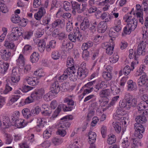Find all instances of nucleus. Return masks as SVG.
<instances>
[{"instance_id":"f257e3e1","label":"nucleus","mask_w":148,"mask_h":148,"mask_svg":"<svg viewBox=\"0 0 148 148\" xmlns=\"http://www.w3.org/2000/svg\"><path fill=\"white\" fill-rule=\"evenodd\" d=\"M73 118L72 115H69L64 116L61 119V120L64 121H62L59 125L58 130L57 132L58 134L62 137H64L66 135V130L70 125V124L68 121L72 120Z\"/></svg>"},{"instance_id":"f03ea898","label":"nucleus","mask_w":148,"mask_h":148,"mask_svg":"<svg viewBox=\"0 0 148 148\" xmlns=\"http://www.w3.org/2000/svg\"><path fill=\"white\" fill-rule=\"evenodd\" d=\"M142 34L143 40L138 45L137 50L138 53L144 55L145 54L146 44H148V31L147 32L146 29L144 28L143 29Z\"/></svg>"},{"instance_id":"7ed1b4c3","label":"nucleus","mask_w":148,"mask_h":148,"mask_svg":"<svg viewBox=\"0 0 148 148\" xmlns=\"http://www.w3.org/2000/svg\"><path fill=\"white\" fill-rule=\"evenodd\" d=\"M68 106H67L64 104H61L59 105L54 112L52 117L55 118L57 117L60 111L61 108H63L64 111H69L72 110L73 107L72 106L74 105V102L72 100L70 99L67 104Z\"/></svg>"},{"instance_id":"20e7f679","label":"nucleus","mask_w":148,"mask_h":148,"mask_svg":"<svg viewBox=\"0 0 148 148\" xmlns=\"http://www.w3.org/2000/svg\"><path fill=\"white\" fill-rule=\"evenodd\" d=\"M71 3L72 6V12L74 15H75L76 12L78 13H81L83 12L86 9V7L87 4L86 3L82 4V8H80V4L76 1H71Z\"/></svg>"},{"instance_id":"39448f33","label":"nucleus","mask_w":148,"mask_h":148,"mask_svg":"<svg viewBox=\"0 0 148 148\" xmlns=\"http://www.w3.org/2000/svg\"><path fill=\"white\" fill-rule=\"evenodd\" d=\"M20 27H16L12 28V33L8 38L9 40L15 41L18 39L19 37L22 35Z\"/></svg>"},{"instance_id":"423d86ee","label":"nucleus","mask_w":148,"mask_h":148,"mask_svg":"<svg viewBox=\"0 0 148 148\" xmlns=\"http://www.w3.org/2000/svg\"><path fill=\"white\" fill-rule=\"evenodd\" d=\"M45 93V90L44 88H41L36 90L34 93L32 94L30 97H28V103L33 102L36 98L37 99L42 97Z\"/></svg>"},{"instance_id":"0eeeda50","label":"nucleus","mask_w":148,"mask_h":148,"mask_svg":"<svg viewBox=\"0 0 148 148\" xmlns=\"http://www.w3.org/2000/svg\"><path fill=\"white\" fill-rule=\"evenodd\" d=\"M137 82L139 86H142L146 89H148V77L145 73H140V76L138 79Z\"/></svg>"},{"instance_id":"6e6552de","label":"nucleus","mask_w":148,"mask_h":148,"mask_svg":"<svg viewBox=\"0 0 148 148\" xmlns=\"http://www.w3.org/2000/svg\"><path fill=\"white\" fill-rule=\"evenodd\" d=\"M74 35L72 33H70L68 35L69 39L71 41L73 42H76V40H80L82 39V35L79 32L78 27L74 29Z\"/></svg>"},{"instance_id":"1a4fd4ad","label":"nucleus","mask_w":148,"mask_h":148,"mask_svg":"<svg viewBox=\"0 0 148 148\" xmlns=\"http://www.w3.org/2000/svg\"><path fill=\"white\" fill-rule=\"evenodd\" d=\"M88 138L90 140L88 142L90 144V148H96L95 145L94 143L95 142L96 139V134L93 132H91L88 134Z\"/></svg>"},{"instance_id":"9d476101","label":"nucleus","mask_w":148,"mask_h":148,"mask_svg":"<svg viewBox=\"0 0 148 148\" xmlns=\"http://www.w3.org/2000/svg\"><path fill=\"white\" fill-rule=\"evenodd\" d=\"M25 61V59L23 55L22 54H20L18 58L16 61V64L19 67L23 66L24 67L25 72H26V73H27V71H28V69L27 68H26V67L24 66Z\"/></svg>"},{"instance_id":"9b49d317","label":"nucleus","mask_w":148,"mask_h":148,"mask_svg":"<svg viewBox=\"0 0 148 148\" xmlns=\"http://www.w3.org/2000/svg\"><path fill=\"white\" fill-rule=\"evenodd\" d=\"M88 73V70L84 67L78 68L77 73L79 78L83 79L87 76Z\"/></svg>"},{"instance_id":"f8f14e48","label":"nucleus","mask_w":148,"mask_h":148,"mask_svg":"<svg viewBox=\"0 0 148 148\" xmlns=\"http://www.w3.org/2000/svg\"><path fill=\"white\" fill-rule=\"evenodd\" d=\"M73 72L70 69L67 68L64 72L63 74L58 77V80L60 82H62V81L65 80L68 78L69 75H70V73Z\"/></svg>"},{"instance_id":"ddd939ff","label":"nucleus","mask_w":148,"mask_h":148,"mask_svg":"<svg viewBox=\"0 0 148 148\" xmlns=\"http://www.w3.org/2000/svg\"><path fill=\"white\" fill-rule=\"evenodd\" d=\"M0 53L2 58L6 61L10 59L11 54L10 51L5 49H1Z\"/></svg>"},{"instance_id":"4468645a","label":"nucleus","mask_w":148,"mask_h":148,"mask_svg":"<svg viewBox=\"0 0 148 148\" xmlns=\"http://www.w3.org/2000/svg\"><path fill=\"white\" fill-rule=\"evenodd\" d=\"M107 28V24L106 22L102 21L98 24L97 29L101 33L104 32Z\"/></svg>"},{"instance_id":"2eb2a0df","label":"nucleus","mask_w":148,"mask_h":148,"mask_svg":"<svg viewBox=\"0 0 148 148\" xmlns=\"http://www.w3.org/2000/svg\"><path fill=\"white\" fill-rule=\"evenodd\" d=\"M129 57L130 59L133 58H134V60L136 61H137V63L138 64V58L139 56L141 55L138 53L137 50L136 51H135L134 53L133 50L132 49H130L129 51Z\"/></svg>"},{"instance_id":"dca6fc26","label":"nucleus","mask_w":148,"mask_h":148,"mask_svg":"<svg viewBox=\"0 0 148 148\" xmlns=\"http://www.w3.org/2000/svg\"><path fill=\"white\" fill-rule=\"evenodd\" d=\"M51 93H58L60 90V87L58 82H55L51 85Z\"/></svg>"},{"instance_id":"f3484780","label":"nucleus","mask_w":148,"mask_h":148,"mask_svg":"<svg viewBox=\"0 0 148 148\" xmlns=\"http://www.w3.org/2000/svg\"><path fill=\"white\" fill-rule=\"evenodd\" d=\"M123 18L125 21L128 23L127 24H134L135 23V21H136V24H137L138 20L135 18H132L131 16L125 15L124 16Z\"/></svg>"},{"instance_id":"a211bd4d","label":"nucleus","mask_w":148,"mask_h":148,"mask_svg":"<svg viewBox=\"0 0 148 148\" xmlns=\"http://www.w3.org/2000/svg\"><path fill=\"white\" fill-rule=\"evenodd\" d=\"M46 13L45 10L43 7H41L39 11L34 15L35 18L37 20H40L42 17Z\"/></svg>"},{"instance_id":"6ab92c4d","label":"nucleus","mask_w":148,"mask_h":148,"mask_svg":"<svg viewBox=\"0 0 148 148\" xmlns=\"http://www.w3.org/2000/svg\"><path fill=\"white\" fill-rule=\"evenodd\" d=\"M9 66L8 63H5L3 61H0V72L2 74L5 73L7 71Z\"/></svg>"},{"instance_id":"aec40b11","label":"nucleus","mask_w":148,"mask_h":148,"mask_svg":"<svg viewBox=\"0 0 148 148\" xmlns=\"http://www.w3.org/2000/svg\"><path fill=\"white\" fill-rule=\"evenodd\" d=\"M26 122L24 120L19 119H16L15 122L14 124L18 128H22L24 127L26 125Z\"/></svg>"},{"instance_id":"412c9836","label":"nucleus","mask_w":148,"mask_h":148,"mask_svg":"<svg viewBox=\"0 0 148 148\" xmlns=\"http://www.w3.org/2000/svg\"><path fill=\"white\" fill-rule=\"evenodd\" d=\"M128 85V89L129 91L136 90L137 89V87L136 84L132 80H130L127 82Z\"/></svg>"},{"instance_id":"4be33fe9","label":"nucleus","mask_w":148,"mask_h":148,"mask_svg":"<svg viewBox=\"0 0 148 148\" xmlns=\"http://www.w3.org/2000/svg\"><path fill=\"white\" fill-rule=\"evenodd\" d=\"M109 67L107 68V71H103L102 73V76L104 78L107 80H110L112 78V76L111 73L110 72L111 71L110 69H109Z\"/></svg>"},{"instance_id":"5701e85b","label":"nucleus","mask_w":148,"mask_h":148,"mask_svg":"<svg viewBox=\"0 0 148 148\" xmlns=\"http://www.w3.org/2000/svg\"><path fill=\"white\" fill-rule=\"evenodd\" d=\"M90 23L88 19H85L80 24V28L81 30L83 31H86L88 30L89 27Z\"/></svg>"},{"instance_id":"b1692460","label":"nucleus","mask_w":148,"mask_h":148,"mask_svg":"<svg viewBox=\"0 0 148 148\" xmlns=\"http://www.w3.org/2000/svg\"><path fill=\"white\" fill-rule=\"evenodd\" d=\"M112 126L116 133H119L121 131V125L119 122H113L112 123Z\"/></svg>"},{"instance_id":"393cba45","label":"nucleus","mask_w":148,"mask_h":148,"mask_svg":"<svg viewBox=\"0 0 148 148\" xmlns=\"http://www.w3.org/2000/svg\"><path fill=\"white\" fill-rule=\"evenodd\" d=\"M38 42V49L42 52L45 49V43L43 39H40Z\"/></svg>"},{"instance_id":"a878e982","label":"nucleus","mask_w":148,"mask_h":148,"mask_svg":"<svg viewBox=\"0 0 148 148\" xmlns=\"http://www.w3.org/2000/svg\"><path fill=\"white\" fill-rule=\"evenodd\" d=\"M74 64V60L72 58L69 57L67 58L66 61V66L68 67L67 68L75 69Z\"/></svg>"},{"instance_id":"bb28decb","label":"nucleus","mask_w":148,"mask_h":148,"mask_svg":"<svg viewBox=\"0 0 148 148\" xmlns=\"http://www.w3.org/2000/svg\"><path fill=\"white\" fill-rule=\"evenodd\" d=\"M111 15L107 12L103 13L100 16L102 20H104L105 21H104L106 22L110 21L111 20Z\"/></svg>"},{"instance_id":"cd10ccee","label":"nucleus","mask_w":148,"mask_h":148,"mask_svg":"<svg viewBox=\"0 0 148 148\" xmlns=\"http://www.w3.org/2000/svg\"><path fill=\"white\" fill-rule=\"evenodd\" d=\"M39 58V56L38 53L34 52L30 56V60L32 63H35L38 61Z\"/></svg>"},{"instance_id":"c85d7f7f","label":"nucleus","mask_w":148,"mask_h":148,"mask_svg":"<svg viewBox=\"0 0 148 148\" xmlns=\"http://www.w3.org/2000/svg\"><path fill=\"white\" fill-rule=\"evenodd\" d=\"M147 118L143 114L141 115L137 116L135 120L137 123H145L147 121Z\"/></svg>"},{"instance_id":"c756f323","label":"nucleus","mask_w":148,"mask_h":148,"mask_svg":"<svg viewBox=\"0 0 148 148\" xmlns=\"http://www.w3.org/2000/svg\"><path fill=\"white\" fill-rule=\"evenodd\" d=\"M51 18L50 16L47 15L43 18L41 24L44 25L49 24L51 21Z\"/></svg>"},{"instance_id":"7c9ffc66","label":"nucleus","mask_w":148,"mask_h":148,"mask_svg":"<svg viewBox=\"0 0 148 148\" xmlns=\"http://www.w3.org/2000/svg\"><path fill=\"white\" fill-rule=\"evenodd\" d=\"M139 123H137L134 124V128L135 131H141V132L143 133L145 131V128L142 125Z\"/></svg>"},{"instance_id":"2f4dec72","label":"nucleus","mask_w":148,"mask_h":148,"mask_svg":"<svg viewBox=\"0 0 148 148\" xmlns=\"http://www.w3.org/2000/svg\"><path fill=\"white\" fill-rule=\"evenodd\" d=\"M95 83V81L90 82L88 83L82 88L81 90H82V89H83L85 88H86L92 91L94 89L93 88V85Z\"/></svg>"},{"instance_id":"473e14b6","label":"nucleus","mask_w":148,"mask_h":148,"mask_svg":"<svg viewBox=\"0 0 148 148\" xmlns=\"http://www.w3.org/2000/svg\"><path fill=\"white\" fill-rule=\"evenodd\" d=\"M99 95L101 97H107L110 95V90L109 89L102 90L100 92Z\"/></svg>"},{"instance_id":"72a5a7b5","label":"nucleus","mask_w":148,"mask_h":148,"mask_svg":"<svg viewBox=\"0 0 148 148\" xmlns=\"http://www.w3.org/2000/svg\"><path fill=\"white\" fill-rule=\"evenodd\" d=\"M64 23L60 19H58L54 21L52 24V27L53 28L56 27L57 26L60 25H63Z\"/></svg>"},{"instance_id":"f704fd0d","label":"nucleus","mask_w":148,"mask_h":148,"mask_svg":"<svg viewBox=\"0 0 148 148\" xmlns=\"http://www.w3.org/2000/svg\"><path fill=\"white\" fill-rule=\"evenodd\" d=\"M72 71L74 72L73 73H71L70 74V75H69V77L70 80L71 81H76L78 77L77 75H75V73L76 72V71L75 69L73 70L72 69H70Z\"/></svg>"},{"instance_id":"c9c22d12","label":"nucleus","mask_w":148,"mask_h":148,"mask_svg":"<svg viewBox=\"0 0 148 148\" xmlns=\"http://www.w3.org/2000/svg\"><path fill=\"white\" fill-rule=\"evenodd\" d=\"M3 125L5 127V128H8L11 125V123L9 117L5 116L3 117Z\"/></svg>"},{"instance_id":"e433bc0d","label":"nucleus","mask_w":148,"mask_h":148,"mask_svg":"<svg viewBox=\"0 0 148 148\" xmlns=\"http://www.w3.org/2000/svg\"><path fill=\"white\" fill-rule=\"evenodd\" d=\"M56 42L55 40H52L51 41L49 44L47 45L46 47V50L49 52L51 51V49H50V47H51V49H54L56 45Z\"/></svg>"},{"instance_id":"4c0bfd02","label":"nucleus","mask_w":148,"mask_h":148,"mask_svg":"<svg viewBox=\"0 0 148 148\" xmlns=\"http://www.w3.org/2000/svg\"><path fill=\"white\" fill-rule=\"evenodd\" d=\"M12 21L15 23H19L21 21V19L18 15L17 14L13 15L11 18Z\"/></svg>"},{"instance_id":"58836bf2","label":"nucleus","mask_w":148,"mask_h":148,"mask_svg":"<svg viewBox=\"0 0 148 148\" xmlns=\"http://www.w3.org/2000/svg\"><path fill=\"white\" fill-rule=\"evenodd\" d=\"M114 44L113 42H112V44L106 48V53L108 55H110L113 53L114 47Z\"/></svg>"},{"instance_id":"ea45409f","label":"nucleus","mask_w":148,"mask_h":148,"mask_svg":"<svg viewBox=\"0 0 148 148\" xmlns=\"http://www.w3.org/2000/svg\"><path fill=\"white\" fill-rule=\"evenodd\" d=\"M52 143L54 145H57L60 144L63 142L62 139L53 138L51 140Z\"/></svg>"},{"instance_id":"a19ab883","label":"nucleus","mask_w":148,"mask_h":148,"mask_svg":"<svg viewBox=\"0 0 148 148\" xmlns=\"http://www.w3.org/2000/svg\"><path fill=\"white\" fill-rule=\"evenodd\" d=\"M4 46L7 48L15 50V45L14 43L11 42L6 40L4 44Z\"/></svg>"},{"instance_id":"79ce46f5","label":"nucleus","mask_w":148,"mask_h":148,"mask_svg":"<svg viewBox=\"0 0 148 148\" xmlns=\"http://www.w3.org/2000/svg\"><path fill=\"white\" fill-rule=\"evenodd\" d=\"M93 45L92 43L91 42H87L86 43H83L82 48L83 51L87 50L88 48L91 47Z\"/></svg>"},{"instance_id":"37998d69","label":"nucleus","mask_w":148,"mask_h":148,"mask_svg":"<svg viewBox=\"0 0 148 148\" xmlns=\"http://www.w3.org/2000/svg\"><path fill=\"white\" fill-rule=\"evenodd\" d=\"M119 57L117 53H114L109 58L110 61L112 63H116L118 60Z\"/></svg>"},{"instance_id":"c03bdc74","label":"nucleus","mask_w":148,"mask_h":148,"mask_svg":"<svg viewBox=\"0 0 148 148\" xmlns=\"http://www.w3.org/2000/svg\"><path fill=\"white\" fill-rule=\"evenodd\" d=\"M38 82V81L36 82L35 78L34 77H28V84L32 86L36 85Z\"/></svg>"},{"instance_id":"a18cd8bd","label":"nucleus","mask_w":148,"mask_h":148,"mask_svg":"<svg viewBox=\"0 0 148 148\" xmlns=\"http://www.w3.org/2000/svg\"><path fill=\"white\" fill-rule=\"evenodd\" d=\"M130 144L129 141L128 140V138L126 137L122 140V145L123 148H126L128 147Z\"/></svg>"},{"instance_id":"49530a36","label":"nucleus","mask_w":148,"mask_h":148,"mask_svg":"<svg viewBox=\"0 0 148 148\" xmlns=\"http://www.w3.org/2000/svg\"><path fill=\"white\" fill-rule=\"evenodd\" d=\"M63 7L64 9L68 11L71 9V6L70 3L67 1H64L63 3Z\"/></svg>"},{"instance_id":"de8ad7c7","label":"nucleus","mask_w":148,"mask_h":148,"mask_svg":"<svg viewBox=\"0 0 148 148\" xmlns=\"http://www.w3.org/2000/svg\"><path fill=\"white\" fill-rule=\"evenodd\" d=\"M52 112V109L50 107L46 108L43 111L42 113L45 116H49Z\"/></svg>"},{"instance_id":"09e8293b","label":"nucleus","mask_w":148,"mask_h":148,"mask_svg":"<svg viewBox=\"0 0 148 148\" xmlns=\"http://www.w3.org/2000/svg\"><path fill=\"white\" fill-rule=\"evenodd\" d=\"M132 98H133V96L130 93H126L125 94L124 98V100L127 102V103H130V101H131Z\"/></svg>"},{"instance_id":"8fccbe9b","label":"nucleus","mask_w":148,"mask_h":148,"mask_svg":"<svg viewBox=\"0 0 148 148\" xmlns=\"http://www.w3.org/2000/svg\"><path fill=\"white\" fill-rule=\"evenodd\" d=\"M137 101L135 98H132L130 101V103H128V107L127 108V109H129L131 107H134L136 106Z\"/></svg>"},{"instance_id":"3c124183","label":"nucleus","mask_w":148,"mask_h":148,"mask_svg":"<svg viewBox=\"0 0 148 148\" xmlns=\"http://www.w3.org/2000/svg\"><path fill=\"white\" fill-rule=\"evenodd\" d=\"M20 97V95H12L10 97V101L12 104L16 102Z\"/></svg>"},{"instance_id":"603ef678","label":"nucleus","mask_w":148,"mask_h":148,"mask_svg":"<svg viewBox=\"0 0 148 148\" xmlns=\"http://www.w3.org/2000/svg\"><path fill=\"white\" fill-rule=\"evenodd\" d=\"M141 131H135L134 133V138H136V140H138L141 138L143 137V135Z\"/></svg>"},{"instance_id":"864d4df0","label":"nucleus","mask_w":148,"mask_h":148,"mask_svg":"<svg viewBox=\"0 0 148 148\" xmlns=\"http://www.w3.org/2000/svg\"><path fill=\"white\" fill-rule=\"evenodd\" d=\"M71 43L67 40H64L62 43V46L64 48H68L71 49L72 47L70 45Z\"/></svg>"},{"instance_id":"5fc2aeb1","label":"nucleus","mask_w":148,"mask_h":148,"mask_svg":"<svg viewBox=\"0 0 148 148\" xmlns=\"http://www.w3.org/2000/svg\"><path fill=\"white\" fill-rule=\"evenodd\" d=\"M52 58L54 60H57L59 58L60 56L59 52L56 50L53 51L51 54Z\"/></svg>"},{"instance_id":"6e6d98bb","label":"nucleus","mask_w":148,"mask_h":148,"mask_svg":"<svg viewBox=\"0 0 148 148\" xmlns=\"http://www.w3.org/2000/svg\"><path fill=\"white\" fill-rule=\"evenodd\" d=\"M51 135V131L50 130H45L43 132V138L48 139L49 138Z\"/></svg>"},{"instance_id":"4d7b16f0","label":"nucleus","mask_w":148,"mask_h":148,"mask_svg":"<svg viewBox=\"0 0 148 148\" xmlns=\"http://www.w3.org/2000/svg\"><path fill=\"white\" fill-rule=\"evenodd\" d=\"M116 141V138L114 135H111L108 138L107 143L110 144L112 145Z\"/></svg>"},{"instance_id":"13d9d810","label":"nucleus","mask_w":148,"mask_h":148,"mask_svg":"<svg viewBox=\"0 0 148 148\" xmlns=\"http://www.w3.org/2000/svg\"><path fill=\"white\" fill-rule=\"evenodd\" d=\"M119 98V96H116L113 97L110 103L108 104V106L110 107L113 106Z\"/></svg>"},{"instance_id":"bf43d9fd","label":"nucleus","mask_w":148,"mask_h":148,"mask_svg":"<svg viewBox=\"0 0 148 148\" xmlns=\"http://www.w3.org/2000/svg\"><path fill=\"white\" fill-rule=\"evenodd\" d=\"M73 23L70 21L66 23V30L67 32H70L73 29Z\"/></svg>"},{"instance_id":"052dcab7","label":"nucleus","mask_w":148,"mask_h":148,"mask_svg":"<svg viewBox=\"0 0 148 148\" xmlns=\"http://www.w3.org/2000/svg\"><path fill=\"white\" fill-rule=\"evenodd\" d=\"M139 144L140 146H141L140 143V142L139 140H136V138H133V144L132 145L131 148H138V145Z\"/></svg>"},{"instance_id":"680f3d73","label":"nucleus","mask_w":148,"mask_h":148,"mask_svg":"<svg viewBox=\"0 0 148 148\" xmlns=\"http://www.w3.org/2000/svg\"><path fill=\"white\" fill-rule=\"evenodd\" d=\"M132 31V30L130 29L129 27L127 25L123 29V33H122V35H123L124 34H129Z\"/></svg>"},{"instance_id":"e2e57ef3","label":"nucleus","mask_w":148,"mask_h":148,"mask_svg":"<svg viewBox=\"0 0 148 148\" xmlns=\"http://www.w3.org/2000/svg\"><path fill=\"white\" fill-rule=\"evenodd\" d=\"M12 76L20 77L19 70L18 68H15L12 69Z\"/></svg>"},{"instance_id":"0e129e2a","label":"nucleus","mask_w":148,"mask_h":148,"mask_svg":"<svg viewBox=\"0 0 148 148\" xmlns=\"http://www.w3.org/2000/svg\"><path fill=\"white\" fill-rule=\"evenodd\" d=\"M34 74L36 75H37L39 77H42L44 75V73L42 71V69L38 68L36 71H34Z\"/></svg>"},{"instance_id":"69168bd1","label":"nucleus","mask_w":148,"mask_h":148,"mask_svg":"<svg viewBox=\"0 0 148 148\" xmlns=\"http://www.w3.org/2000/svg\"><path fill=\"white\" fill-rule=\"evenodd\" d=\"M38 121L37 126L39 127H43L44 126L45 123L44 119H38Z\"/></svg>"},{"instance_id":"338daca9","label":"nucleus","mask_w":148,"mask_h":148,"mask_svg":"<svg viewBox=\"0 0 148 148\" xmlns=\"http://www.w3.org/2000/svg\"><path fill=\"white\" fill-rule=\"evenodd\" d=\"M142 8L143 10L146 14H148V4L145 1L143 2L142 4Z\"/></svg>"},{"instance_id":"774afa93","label":"nucleus","mask_w":148,"mask_h":148,"mask_svg":"<svg viewBox=\"0 0 148 148\" xmlns=\"http://www.w3.org/2000/svg\"><path fill=\"white\" fill-rule=\"evenodd\" d=\"M101 133L103 138H104L106 134L107 128L106 126L103 125L101 128Z\"/></svg>"}]
</instances>
